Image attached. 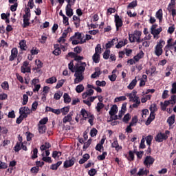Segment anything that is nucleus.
Segmentation results:
<instances>
[{
    "mask_svg": "<svg viewBox=\"0 0 176 176\" xmlns=\"http://www.w3.org/2000/svg\"><path fill=\"white\" fill-rule=\"evenodd\" d=\"M80 65L79 64H76L74 66V76H75V79H74V83L75 85L78 84V83H80V82H82V80H83V79H85V71L86 69V66L87 64L85 62H82L80 61Z\"/></svg>",
    "mask_w": 176,
    "mask_h": 176,
    "instance_id": "f257e3e1",
    "label": "nucleus"
},
{
    "mask_svg": "<svg viewBox=\"0 0 176 176\" xmlns=\"http://www.w3.org/2000/svg\"><path fill=\"white\" fill-rule=\"evenodd\" d=\"M166 45V42L164 40H160L155 47V54L157 57H160L163 54V47Z\"/></svg>",
    "mask_w": 176,
    "mask_h": 176,
    "instance_id": "f03ea898",
    "label": "nucleus"
},
{
    "mask_svg": "<svg viewBox=\"0 0 176 176\" xmlns=\"http://www.w3.org/2000/svg\"><path fill=\"white\" fill-rule=\"evenodd\" d=\"M168 134H170V131H166L165 133L162 132L158 133L155 138L156 142H163L164 140L166 141V140L168 138Z\"/></svg>",
    "mask_w": 176,
    "mask_h": 176,
    "instance_id": "7ed1b4c3",
    "label": "nucleus"
},
{
    "mask_svg": "<svg viewBox=\"0 0 176 176\" xmlns=\"http://www.w3.org/2000/svg\"><path fill=\"white\" fill-rule=\"evenodd\" d=\"M141 35H142L141 31L135 30L133 34V43H141V42H144V39H141Z\"/></svg>",
    "mask_w": 176,
    "mask_h": 176,
    "instance_id": "20e7f679",
    "label": "nucleus"
},
{
    "mask_svg": "<svg viewBox=\"0 0 176 176\" xmlns=\"http://www.w3.org/2000/svg\"><path fill=\"white\" fill-rule=\"evenodd\" d=\"M31 112V109L28 107H23L19 109V115L23 116V118H28V115H30Z\"/></svg>",
    "mask_w": 176,
    "mask_h": 176,
    "instance_id": "39448f33",
    "label": "nucleus"
},
{
    "mask_svg": "<svg viewBox=\"0 0 176 176\" xmlns=\"http://www.w3.org/2000/svg\"><path fill=\"white\" fill-rule=\"evenodd\" d=\"M75 162H76V159L74 157H69L68 160H65L63 164L64 168H69V167H72L74 164H75Z\"/></svg>",
    "mask_w": 176,
    "mask_h": 176,
    "instance_id": "423d86ee",
    "label": "nucleus"
},
{
    "mask_svg": "<svg viewBox=\"0 0 176 176\" xmlns=\"http://www.w3.org/2000/svg\"><path fill=\"white\" fill-rule=\"evenodd\" d=\"M133 108H138L140 107V104H141V100H140V98L137 96H135V91H133Z\"/></svg>",
    "mask_w": 176,
    "mask_h": 176,
    "instance_id": "0eeeda50",
    "label": "nucleus"
},
{
    "mask_svg": "<svg viewBox=\"0 0 176 176\" xmlns=\"http://www.w3.org/2000/svg\"><path fill=\"white\" fill-rule=\"evenodd\" d=\"M114 17L116 30L117 31H119V28L123 25V21H122V19H120V16L118 15V14H116Z\"/></svg>",
    "mask_w": 176,
    "mask_h": 176,
    "instance_id": "6e6552de",
    "label": "nucleus"
},
{
    "mask_svg": "<svg viewBox=\"0 0 176 176\" xmlns=\"http://www.w3.org/2000/svg\"><path fill=\"white\" fill-rule=\"evenodd\" d=\"M19 55V50L16 47H14L11 50V55L9 56V61H14Z\"/></svg>",
    "mask_w": 176,
    "mask_h": 176,
    "instance_id": "1a4fd4ad",
    "label": "nucleus"
},
{
    "mask_svg": "<svg viewBox=\"0 0 176 176\" xmlns=\"http://www.w3.org/2000/svg\"><path fill=\"white\" fill-rule=\"evenodd\" d=\"M153 163H155V158H153V157L148 155L145 157L144 161V166L148 167V166H152Z\"/></svg>",
    "mask_w": 176,
    "mask_h": 176,
    "instance_id": "9d476101",
    "label": "nucleus"
},
{
    "mask_svg": "<svg viewBox=\"0 0 176 176\" xmlns=\"http://www.w3.org/2000/svg\"><path fill=\"white\" fill-rule=\"evenodd\" d=\"M156 118V113L153 111H151L149 117L147 118V120L145 122L146 126H149Z\"/></svg>",
    "mask_w": 176,
    "mask_h": 176,
    "instance_id": "9b49d317",
    "label": "nucleus"
},
{
    "mask_svg": "<svg viewBox=\"0 0 176 176\" xmlns=\"http://www.w3.org/2000/svg\"><path fill=\"white\" fill-rule=\"evenodd\" d=\"M144 52L140 51L138 54H137V55H135L133 57V63L134 64H135L136 63H138V61H140V60H141V58L144 57Z\"/></svg>",
    "mask_w": 176,
    "mask_h": 176,
    "instance_id": "f8f14e48",
    "label": "nucleus"
},
{
    "mask_svg": "<svg viewBox=\"0 0 176 176\" xmlns=\"http://www.w3.org/2000/svg\"><path fill=\"white\" fill-rule=\"evenodd\" d=\"M111 148H115L116 152H119V151H122V146L119 145V142L118 140H116L111 143Z\"/></svg>",
    "mask_w": 176,
    "mask_h": 176,
    "instance_id": "ddd939ff",
    "label": "nucleus"
},
{
    "mask_svg": "<svg viewBox=\"0 0 176 176\" xmlns=\"http://www.w3.org/2000/svg\"><path fill=\"white\" fill-rule=\"evenodd\" d=\"M109 113L112 118L113 116H115L116 113H118V106L116 104H113L111 107L110 111H109Z\"/></svg>",
    "mask_w": 176,
    "mask_h": 176,
    "instance_id": "4468645a",
    "label": "nucleus"
},
{
    "mask_svg": "<svg viewBox=\"0 0 176 176\" xmlns=\"http://www.w3.org/2000/svg\"><path fill=\"white\" fill-rule=\"evenodd\" d=\"M118 38H115L111 41H108V43H107L105 45L106 50H109V49H111V47L115 45V42H118Z\"/></svg>",
    "mask_w": 176,
    "mask_h": 176,
    "instance_id": "2eb2a0df",
    "label": "nucleus"
},
{
    "mask_svg": "<svg viewBox=\"0 0 176 176\" xmlns=\"http://www.w3.org/2000/svg\"><path fill=\"white\" fill-rule=\"evenodd\" d=\"M70 42H72V45H82V43H85L86 42V40H77L76 38H72V37L69 38Z\"/></svg>",
    "mask_w": 176,
    "mask_h": 176,
    "instance_id": "dca6fc26",
    "label": "nucleus"
},
{
    "mask_svg": "<svg viewBox=\"0 0 176 176\" xmlns=\"http://www.w3.org/2000/svg\"><path fill=\"white\" fill-rule=\"evenodd\" d=\"M72 8L69 6H66L65 7L66 16H68V17H72L74 16V10Z\"/></svg>",
    "mask_w": 176,
    "mask_h": 176,
    "instance_id": "f3484780",
    "label": "nucleus"
},
{
    "mask_svg": "<svg viewBox=\"0 0 176 176\" xmlns=\"http://www.w3.org/2000/svg\"><path fill=\"white\" fill-rule=\"evenodd\" d=\"M72 121V112H70L69 114H67L66 116H65L63 119V122L64 124L65 123H68V122Z\"/></svg>",
    "mask_w": 176,
    "mask_h": 176,
    "instance_id": "a211bd4d",
    "label": "nucleus"
},
{
    "mask_svg": "<svg viewBox=\"0 0 176 176\" xmlns=\"http://www.w3.org/2000/svg\"><path fill=\"white\" fill-rule=\"evenodd\" d=\"M155 17L158 19L160 23L163 21V10L160 9L155 14Z\"/></svg>",
    "mask_w": 176,
    "mask_h": 176,
    "instance_id": "6ab92c4d",
    "label": "nucleus"
},
{
    "mask_svg": "<svg viewBox=\"0 0 176 176\" xmlns=\"http://www.w3.org/2000/svg\"><path fill=\"white\" fill-rule=\"evenodd\" d=\"M80 115H82L83 120H86L90 116V114H89V111H87L86 109H81Z\"/></svg>",
    "mask_w": 176,
    "mask_h": 176,
    "instance_id": "aec40b11",
    "label": "nucleus"
},
{
    "mask_svg": "<svg viewBox=\"0 0 176 176\" xmlns=\"http://www.w3.org/2000/svg\"><path fill=\"white\" fill-rule=\"evenodd\" d=\"M38 127L39 134H45V133H46V130H47L46 125L38 124Z\"/></svg>",
    "mask_w": 176,
    "mask_h": 176,
    "instance_id": "412c9836",
    "label": "nucleus"
},
{
    "mask_svg": "<svg viewBox=\"0 0 176 176\" xmlns=\"http://www.w3.org/2000/svg\"><path fill=\"white\" fill-rule=\"evenodd\" d=\"M100 75H101V70L100 69V67H97L95 69V72L91 74V78L92 79H96V78L100 76Z\"/></svg>",
    "mask_w": 176,
    "mask_h": 176,
    "instance_id": "4be33fe9",
    "label": "nucleus"
},
{
    "mask_svg": "<svg viewBox=\"0 0 176 176\" xmlns=\"http://www.w3.org/2000/svg\"><path fill=\"white\" fill-rule=\"evenodd\" d=\"M126 45H127V39H124V41H120L118 45H116V49H120V47H123Z\"/></svg>",
    "mask_w": 176,
    "mask_h": 176,
    "instance_id": "5701e85b",
    "label": "nucleus"
},
{
    "mask_svg": "<svg viewBox=\"0 0 176 176\" xmlns=\"http://www.w3.org/2000/svg\"><path fill=\"white\" fill-rule=\"evenodd\" d=\"M144 140L146 142V144L148 146H151V145H152V140H153V136H152V135H148V136L144 138Z\"/></svg>",
    "mask_w": 176,
    "mask_h": 176,
    "instance_id": "b1692460",
    "label": "nucleus"
},
{
    "mask_svg": "<svg viewBox=\"0 0 176 176\" xmlns=\"http://www.w3.org/2000/svg\"><path fill=\"white\" fill-rule=\"evenodd\" d=\"M162 31H163V29L162 28V27H160L159 28L151 31V34L153 35L154 38H156V35H159V34H160Z\"/></svg>",
    "mask_w": 176,
    "mask_h": 176,
    "instance_id": "393cba45",
    "label": "nucleus"
},
{
    "mask_svg": "<svg viewBox=\"0 0 176 176\" xmlns=\"http://www.w3.org/2000/svg\"><path fill=\"white\" fill-rule=\"evenodd\" d=\"M167 123H168L169 126H173L174 123H175V116L173 115L170 116L167 119Z\"/></svg>",
    "mask_w": 176,
    "mask_h": 176,
    "instance_id": "a878e982",
    "label": "nucleus"
},
{
    "mask_svg": "<svg viewBox=\"0 0 176 176\" xmlns=\"http://www.w3.org/2000/svg\"><path fill=\"white\" fill-rule=\"evenodd\" d=\"M63 164L62 161H58L56 164H54L51 165L50 168L51 170H57L59 166H60Z\"/></svg>",
    "mask_w": 176,
    "mask_h": 176,
    "instance_id": "bb28decb",
    "label": "nucleus"
},
{
    "mask_svg": "<svg viewBox=\"0 0 176 176\" xmlns=\"http://www.w3.org/2000/svg\"><path fill=\"white\" fill-rule=\"evenodd\" d=\"M130 9H133V2H131L128 6H127V12L126 14L129 17L133 16V13L131 12V10Z\"/></svg>",
    "mask_w": 176,
    "mask_h": 176,
    "instance_id": "cd10ccee",
    "label": "nucleus"
},
{
    "mask_svg": "<svg viewBox=\"0 0 176 176\" xmlns=\"http://www.w3.org/2000/svg\"><path fill=\"white\" fill-rule=\"evenodd\" d=\"M45 82L50 85H53V83H56V82H57V78L54 76L50 77L47 79Z\"/></svg>",
    "mask_w": 176,
    "mask_h": 176,
    "instance_id": "c85d7f7f",
    "label": "nucleus"
},
{
    "mask_svg": "<svg viewBox=\"0 0 176 176\" xmlns=\"http://www.w3.org/2000/svg\"><path fill=\"white\" fill-rule=\"evenodd\" d=\"M52 147V145L49 142H45L44 144L41 146V151H47V149H49Z\"/></svg>",
    "mask_w": 176,
    "mask_h": 176,
    "instance_id": "c756f323",
    "label": "nucleus"
},
{
    "mask_svg": "<svg viewBox=\"0 0 176 176\" xmlns=\"http://www.w3.org/2000/svg\"><path fill=\"white\" fill-rule=\"evenodd\" d=\"M63 98L64 102L65 104H69V102H71V98L69 97V95L67 93L64 94Z\"/></svg>",
    "mask_w": 176,
    "mask_h": 176,
    "instance_id": "7c9ffc66",
    "label": "nucleus"
},
{
    "mask_svg": "<svg viewBox=\"0 0 176 176\" xmlns=\"http://www.w3.org/2000/svg\"><path fill=\"white\" fill-rule=\"evenodd\" d=\"M92 60L94 63L98 64V63H100V54H94L92 56Z\"/></svg>",
    "mask_w": 176,
    "mask_h": 176,
    "instance_id": "2f4dec72",
    "label": "nucleus"
},
{
    "mask_svg": "<svg viewBox=\"0 0 176 176\" xmlns=\"http://www.w3.org/2000/svg\"><path fill=\"white\" fill-rule=\"evenodd\" d=\"M72 39L74 38V39H77L78 41H82V34L79 33V32H77L74 34V36H71Z\"/></svg>",
    "mask_w": 176,
    "mask_h": 176,
    "instance_id": "473e14b6",
    "label": "nucleus"
},
{
    "mask_svg": "<svg viewBox=\"0 0 176 176\" xmlns=\"http://www.w3.org/2000/svg\"><path fill=\"white\" fill-rule=\"evenodd\" d=\"M111 56V50H106L103 53V58L104 60H108L109 56Z\"/></svg>",
    "mask_w": 176,
    "mask_h": 176,
    "instance_id": "72a5a7b5",
    "label": "nucleus"
},
{
    "mask_svg": "<svg viewBox=\"0 0 176 176\" xmlns=\"http://www.w3.org/2000/svg\"><path fill=\"white\" fill-rule=\"evenodd\" d=\"M21 72H22V74H30L31 73V67H25L24 66H21Z\"/></svg>",
    "mask_w": 176,
    "mask_h": 176,
    "instance_id": "f704fd0d",
    "label": "nucleus"
},
{
    "mask_svg": "<svg viewBox=\"0 0 176 176\" xmlns=\"http://www.w3.org/2000/svg\"><path fill=\"white\" fill-rule=\"evenodd\" d=\"M19 46H20L21 50H27V49H25L27 44L25 40H22L19 42Z\"/></svg>",
    "mask_w": 176,
    "mask_h": 176,
    "instance_id": "c9c22d12",
    "label": "nucleus"
},
{
    "mask_svg": "<svg viewBox=\"0 0 176 176\" xmlns=\"http://www.w3.org/2000/svg\"><path fill=\"white\" fill-rule=\"evenodd\" d=\"M30 24H31V23H30V19H28V18H23V28H27V27L30 26Z\"/></svg>",
    "mask_w": 176,
    "mask_h": 176,
    "instance_id": "e433bc0d",
    "label": "nucleus"
},
{
    "mask_svg": "<svg viewBox=\"0 0 176 176\" xmlns=\"http://www.w3.org/2000/svg\"><path fill=\"white\" fill-rule=\"evenodd\" d=\"M96 86H99L100 87H105V86H107V82H105V80H102V81L96 80Z\"/></svg>",
    "mask_w": 176,
    "mask_h": 176,
    "instance_id": "4c0bfd02",
    "label": "nucleus"
},
{
    "mask_svg": "<svg viewBox=\"0 0 176 176\" xmlns=\"http://www.w3.org/2000/svg\"><path fill=\"white\" fill-rule=\"evenodd\" d=\"M175 8V0H170V3L168 6L167 10H171Z\"/></svg>",
    "mask_w": 176,
    "mask_h": 176,
    "instance_id": "58836bf2",
    "label": "nucleus"
},
{
    "mask_svg": "<svg viewBox=\"0 0 176 176\" xmlns=\"http://www.w3.org/2000/svg\"><path fill=\"white\" fill-rule=\"evenodd\" d=\"M125 157L129 160V162H132L133 160V151H129V153L124 155Z\"/></svg>",
    "mask_w": 176,
    "mask_h": 176,
    "instance_id": "ea45409f",
    "label": "nucleus"
},
{
    "mask_svg": "<svg viewBox=\"0 0 176 176\" xmlns=\"http://www.w3.org/2000/svg\"><path fill=\"white\" fill-rule=\"evenodd\" d=\"M104 107H105V105L104 104V103L102 102H98L97 104V106L96 107V109L97 110V112H101V109H102V108H104Z\"/></svg>",
    "mask_w": 176,
    "mask_h": 176,
    "instance_id": "a19ab883",
    "label": "nucleus"
},
{
    "mask_svg": "<svg viewBox=\"0 0 176 176\" xmlns=\"http://www.w3.org/2000/svg\"><path fill=\"white\" fill-rule=\"evenodd\" d=\"M107 155H108V153H107V151L103 152L102 155H100L97 157L98 160H105Z\"/></svg>",
    "mask_w": 176,
    "mask_h": 176,
    "instance_id": "79ce46f5",
    "label": "nucleus"
},
{
    "mask_svg": "<svg viewBox=\"0 0 176 176\" xmlns=\"http://www.w3.org/2000/svg\"><path fill=\"white\" fill-rule=\"evenodd\" d=\"M64 83H65V80L62 79L60 80H58L56 86L55 87V89H60V87H63V85H64Z\"/></svg>",
    "mask_w": 176,
    "mask_h": 176,
    "instance_id": "37998d69",
    "label": "nucleus"
},
{
    "mask_svg": "<svg viewBox=\"0 0 176 176\" xmlns=\"http://www.w3.org/2000/svg\"><path fill=\"white\" fill-rule=\"evenodd\" d=\"M139 148H140V149H145V148H146V146L145 145L144 136H143L142 140H141V142H140Z\"/></svg>",
    "mask_w": 176,
    "mask_h": 176,
    "instance_id": "c03bdc74",
    "label": "nucleus"
},
{
    "mask_svg": "<svg viewBox=\"0 0 176 176\" xmlns=\"http://www.w3.org/2000/svg\"><path fill=\"white\" fill-rule=\"evenodd\" d=\"M83 90H85V87L83 86V85H78L76 87V91L77 93H82V91H83Z\"/></svg>",
    "mask_w": 176,
    "mask_h": 176,
    "instance_id": "a18cd8bd",
    "label": "nucleus"
},
{
    "mask_svg": "<svg viewBox=\"0 0 176 176\" xmlns=\"http://www.w3.org/2000/svg\"><path fill=\"white\" fill-rule=\"evenodd\" d=\"M33 153L31 156V159L34 160V159H36L38 157V148H35L32 151Z\"/></svg>",
    "mask_w": 176,
    "mask_h": 176,
    "instance_id": "49530a36",
    "label": "nucleus"
},
{
    "mask_svg": "<svg viewBox=\"0 0 176 176\" xmlns=\"http://www.w3.org/2000/svg\"><path fill=\"white\" fill-rule=\"evenodd\" d=\"M88 118H89L88 123H89L91 126H93L94 124V115L89 114V116Z\"/></svg>",
    "mask_w": 176,
    "mask_h": 176,
    "instance_id": "de8ad7c7",
    "label": "nucleus"
},
{
    "mask_svg": "<svg viewBox=\"0 0 176 176\" xmlns=\"http://www.w3.org/2000/svg\"><path fill=\"white\" fill-rule=\"evenodd\" d=\"M168 101L169 102V104L174 105L176 103V95L171 96L170 100Z\"/></svg>",
    "mask_w": 176,
    "mask_h": 176,
    "instance_id": "09e8293b",
    "label": "nucleus"
},
{
    "mask_svg": "<svg viewBox=\"0 0 176 176\" xmlns=\"http://www.w3.org/2000/svg\"><path fill=\"white\" fill-rule=\"evenodd\" d=\"M68 112H69V107H65L60 109V113L63 115H67V113H68Z\"/></svg>",
    "mask_w": 176,
    "mask_h": 176,
    "instance_id": "8fccbe9b",
    "label": "nucleus"
},
{
    "mask_svg": "<svg viewBox=\"0 0 176 176\" xmlns=\"http://www.w3.org/2000/svg\"><path fill=\"white\" fill-rule=\"evenodd\" d=\"M95 54H101V44H98L95 47Z\"/></svg>",
    "mask_w": 176,
    "mask_h": 176,
    "instance_id": "3c124183",
    "label": "nucleus"
},
{
    "mask_svg": "<svg viewBox=\"0 0 176 176\" xmlns=\"http://www.w3.org/2000/svg\"><path fill=\"white\" fill-rule=\"evenodd\" d=\"M47 122H49V119L47 118V117L44 118L43 119H41L39 121V124L41 126H45L46 124V123H47Z\"/></svg>",
    "mask_w": 176,
    "mask_h": 176,
    "instance_id": "603ef678",
    "label": "nucleus"
},
{
    "mask_svg": "<svg viewBox=\"0 0 176 176\" xmlns=\"http://www.w3.org/2000/svg\"><path fill=\"white\" fill-rule=\"evenodd\" d=\"M126 100H127V98H126V96H119L115 98L114 101L115 102H119L120 101H126Z\"/></svg>",
    "mask_w": 176,
    "mask_h": 176,
    "instance_id": "864d4df0",
    "label": "nucleus"
},
{
    "mask_svg": "<svg viewBox=\"0 0 176 176\" xmlns=\"http://www.w3.org/2000/svg\"><path fill=\"white\" fill-rule=\"evenodd\" d=\"M1 87L3 90H9V83L8 81H4L1 83Z\"/></svg>",
    "mask_w": 176,
    "mask_h": 176,
    "instance_id": "5fc2aeb1",
    "label": "nucleus"
},
{
    "mask_svg": "<svg viewBox=\"0 0 176 176\" xmlns=\"http://www.w3.org/2000/svg\"><path fill=\"white\" fill-rule=\"evenodd\" d=\"M149 109L151 112H156L157 111V106L156 104L153 103L150 106Z\"/></svg>",
    "mask_w": 176,
    "mask_h": 176,
    "instance_id": "6e6d98bb",
    "label": "nucleus"
},
{
    "mask_svg": "<svg viewBox=\"0 0 176 176\" xmlns=\"http://www.w3.org/2000/svg\"><path fill=\"white\" fill-rule=\"evenodd\" d=\"M91 138L89 139L87 142H84L83 149H87L89 146L91 144Z\"/></svg>",
    "mask_w": 176,
    "mask_h": 176,
    "instance_id": "4d7b16f0",
    "label": "nucleus"
},
{
    "mask_svg": "<svg viewBox=\"0 0 176 176\" xmlns=\"http://www.w3.org/2000/svg\"><path fill=\"white\" fill-rule=\"evenodd\" d=\"M68 67L71 72H75V67H74V60L70 61V63L68 64Z\"/></svg>",
    "mask_w": 176,
    "mask_h": 176,
    "instance_id": "13d9d810",
    "label": "nucleus"
},
{
    "mask_svg": "<svg viewBox=\"0 0 176 176\" xmlns=\"http://www.w3.org/2000/svg\"><path fill=\"white\" fill-rule=\"evenodd\" d=\"M133 126V120L131 121L129 125L126 129V133H133V129H131V126Z\"/></svg>",
    "mask_w": 176,
    "mask_h": 176,
    "instance_id": "bf43d9fd",
    "label": "nucleus"
},
{
    "mask_svg": "<svg viewBox=\"0 0 176 176\" xmlns=\"http://www.w3.org/2000/svg\"><path fill=\"white\" fill-rule=\"evenodd\" d=\"M27 102H28V95L23 94V105H27Z\"/></svg>",
    "mask_w": 176,
    "mask_h": 176,
    "instance_id": "052dcab7",
    "label": "nucleus"
},
{
    "mask_svg": "<svg viewBox=\"0 0 176 176\" xmlns=\"http://www.w3.org/2000/svg\"><path fill=\"white\" fill-rule=\"evenodd\" d=\"M62 96H63V93H61V91H59V92L55 93V94L54 95V98L55 100H60V98H61Z\"/></svg>",
    "mask_w": 176,
    "mask_h": 176,
    "instance_id": "680f3d73",
    "label": "nucleus"
},
{
    "mask_svg": "<svg viewBox=\"0 0 176 176\" xmlns=\"http://www.w3.org/2000/svg\"><path fill=\"white\" fill-rule=\"evenodd\" d=\"M14 150L15 151V152H20V151L21 150V144L17 142L14 147Z\"/></svg>",
    "mask_w": 176,
    "mask_h": 176,
    "instance_id": "e2e57ef3",
    "label": "nucleus"
},
{
    "mask_svg": "<svg viewBox=\"0 0 176 176\" xmlns=\"http://www.w3.org/2000/svg\"><path fill=\"white\" fill-rule=\"evenodd\" d=\"M97 133H98V131H97L96 128H93L90 131L91 137H96V135H97Z\"/></svg>",
    "mask_w": 176,
    "mask_h": 176,
    "instance_id": "0e129e2a",
    "label": "nucleus"
},
{
    "mask_svg": "<svg viewBox=\"0 0 176 176\" xmlns=\"http://www.w3.org/2000/svg\"><path fill=\"white\" fill-rule=\"evenodd\" d=\"M129 120H130V114L129 113H126L123 119H122V121L124 122V123H129Z\"/></svg>",
    "mask_w": 176,
    "mask_h": 176,
    "instance_id": "69168bd1",
    "label": "nucleus"
},
{
    "mask_svg": "<svg viewBox=\"0 0 176 176\" xmlns=\"http://www.w3.org/2000/svg\"><path fill=\"white\" fill-rule=\"evenodd\" d=\"M88 174L89 176H94L96 175V174H97V170H96L95 168H91L88 171Z\"/></svg>",
    "mask_w": 176,
    "mask_h": 176,
    "instance_id": "338daca9",
    "label": "nucleus"
},
{
    "mask_svg": "<svg viewBox=\"0 0 176 176\" xmlns=\"http://www.w3.org/2000/svg\"><path fill=\"white\" fill-rule=\"evenodd\" d=\"M171 94H176V82L172 84Z\"/></svg>",
    "mask_w": 176,
    "mask_h": 176,
    "instance_id": "774afa93",
    "label": "nucleus"
}]
</instances>
